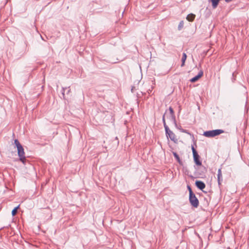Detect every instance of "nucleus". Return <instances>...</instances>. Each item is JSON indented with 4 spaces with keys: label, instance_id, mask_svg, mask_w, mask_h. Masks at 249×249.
<instances>
[{
    "label": "nucleus",
    "instance_id": "1",
    "mask_svg": "<svg viewBox=\"0 0 249 249\" xmlns=\"http://www.w3.org/2000/svg\"><path fill=\"white\" fill-rule=\"evenodd\" d=\"M224 131L222 129H215L204 132L203 135L206 137L212 138L223 133Z\"/></svg>",
    "mask_w": 249,
    "mask_h": 249
},
{
    "label": "nucleus",
    "instance_id": "2",
    "mask_svg": "<svg viewBox=\"0 0 249 249\" xmlns=\"http://www.w3.org/2000/svg\"><path fill=\"white\" fill-rule=\"evenodd\" d=\"M18 154L19 158V160L23 164H25L26 159L25 156V152L22 145L17 147Z\"/></svg>",
    "mask_w": 249,
    "mask_h": 249
},
{
    "label": "nucleus",
    "instance_id": "3",
    "mask_svg": "<svg viewBox=\"0 0 249 249\" xmlns=\"http://www.w3.org/2000/svg\"><path fill=\"white\" fill-rule=\"evenodd\" d=\"M189 200L192 206L197 208L199 205V201L194 193L189 195Z\"/></svg>",
    "mask_w": 249,
    "mask_h": 249
},
{
    "label": "nucleus",
    "instance_id": "4",
    "mask_svg": "<svg viewBox=\"0 0 249 249\" xmlns=\"http://www.w3.org/2000/svg\"><path fill=\"white\" fill-rule=\"evenodd\" d=\"M165 133L167 138H169L170 140L174 142L177 141L175 134L170 130L168 127L165 129Z\"/></svg>",
    "mask_w": 249,
    "mask_h": 249
},
{
    "label": "nucleus",
    "instance_id": "5",
    "mask_svg": "<svg viewBox=\"0 0 249 249\" xmlns=\"http://www.w3.org/2000/svg\"><path fill=\"white\" fill-rule=\"evenodd\" d=\"M223 181L221 168H219L217 173V182L219 188H220Z\"/></svg>",
    "mask_w": 249,
    "mask_h": 249
},
{
    "label": "nucleus",
    "instance_id": "6",
    "mask_svg": "<svg viewBox=\"0 0 249 249\" xmlns=\"http://www.w3.org/2000/svg\"><path fill=\"white\" fill-rule=\"evenodd\" d=\"M193 155L194 160V162H195V163L198 166L201 165L202 162L199 160L200 157H199L198 154L197 153H196V154L195 153L194 154H193Z\"/></svg>",
    "mask_w": 249,
    "mask_h": 249
},
{
    "label": "nucleus",
    "instance_id": "7",
    "mask_svg": "<svg viewBox=\"0 0 249 249\" xmlns=\"http://www.w3.org/2000/svg\"><path fill=\"white\" fill-rule=\"evenodd\" d=\"M195 184L199 189L202 191H203V190L206 187L205 184L203 181L200 180H196L195 182Z\"/></svg>",
    "mask_w": 249,
    "mask_h": 249
},
{
    "label": "nucleus",
    "instance_id": "8",
    "mask_svg": "<svg viewBox=\"0 0 249 249\" xmlns=\"http://www.w3.org/2000/svg\"><path fill=\"white\" fill-rule=\"evenodd\" d=\"M203 75V71L202 70H200L198 74L195 76L194 77L192 78L190 81L192 83H194L196 81H197L200 78H201Z\"/></svg>",
    "mask_w": 249,
    "mask_h": 249
},
{
    "label": "nucleus",
    "instance_id": "9",
    "mask_svg": "<svg viewBox=\"0 0 249 249\" xmlns=\"http://www.w3.org/2000/svg\"><path fill=\"white\" fill-rule=\"evenodd\" d=\"M169 112H170V114L171 120L173 122H175L176 117H175V115L174 114V112L173 109L172 108V107H169Z\"/></svg>",
    "mask_w": 249,
    "mask_h": 249
},
{
    "label": "nucleus",
    "instance_id": "10",
    "mask_svg": "<svg viewBox=\"0 0 249 249\" xmlns=\"http://www.w3.org/2000/svg\"><path fill=\"white\" fill-rule=\"evenodd\" d=\"M220 0H209V1L212 2L213 8L215 9L217 7Z\"/></svg>",
    "mask_w": 249,
    "mask_h": 249
},
{
    "label": "nucleus",
    "instance_id": "11",
    "mask_svg": "<svg viewBox=\"0 0 249 249\" xmlns=\"http://www.w3.org/2000/svg\"><path fill=\"white\" fill-rule=\"evenodd\" d=\"M195 17H196V15L194 14L191 13V14H188L187 16L186 19L189 21L192 22L195 19Z\"/></svg>",
    "mask_w": 249,
    "mask_h": 249
},
{
    "label": "nucleus",
    "instance_id": "12",
    "mask_svg": "<svg viewBox=\"0 0 249 249\" xmlns=\"http://www.w3.org/2000/svg\"><path fill=\"white\" fill-rule=\"evenodd\" d=\"M67 90V93L69 94L71 92V89H70V87L68 88H62L61 92L63 96V99H65V90Z\"/></svg>",
    "mask_w": 249,
    "mask_h": 249
},
{
    "label": "nucleus",
    "instance_id": "13",
    "mask_svg": "<svg viewBox=\"0 0 249 249\" xmlns=\"http://www.w3.org/2000/svg\"><path fill=\"white\" fill-rule=\"evenodd\" d=\"M174 157L176 158L178 163L182 165L183 164L182 161L181 160L178 155L176 152L173 153Z\"/></svg>",
    "mask_w": 249,
    "mask_h": 249
},
{
    "label": "nucleus",
    "instance_id": "14",
    "mask_svg": "<svg viewBox=\"0 0 249 249\" xmlns=\"http://www.w3.org/2000/svg\"><path fill=\"white\" fill-rule=\"evenodd\" d=\"M187 58V55L185 53H183L182 54V56L181 58V66L183 67L184 66L185 62Z\"/></svg>",
    "mask_w": 249,
    "mask_h": 249
},
{
    "label": "nucleus",
    "instance_id": "15",
    "mask_svg": "<svg viewBox=\"0 0 249 249\" xmlns=\"http://www.w3.org/2000/svg\"><path fill=\"white\" fill-rule=\"evenodd\" d=\"M19 206L20 205H18L17 207H15L12 211V216H15L17 213V211H18V210L19 209Z\"/></svg>",
    "mask_w": 249,
    "mask_h": 249
},
{
    "label": "nucleus",
    "instance_id": "16",
    "mask_svg": "<svg viewBox=\"0 0 249 249\" xmlns=\"http://www.w3.org/2000/svg\"><path fill=\"white\" fill-rule=\"evenodd\" d=\"M167 112V111H166V112L163 114V116H162V122H163V125H164V128L165 129H166V128L167 127H168L166 124V122H165V113Z\"/></svg>",
    "mask_w": 249,
    "mask_h": 249
},
{
    "label": "nucleus",
    "instance_id": "17",
    "mask_svg": "<svg viewBox=\"0 0 249 249\" xmlns=\"http://www.w3.org/2000/svg\"><path fill=\"white\" fill-rule=\"evenodd\" d=\"M174 124H175V127L178 129L180 132L182 131V130H183V128L181 127V125H178V124H177V122H176V120H175V122H173Z\"/></svg>",
    "mask_w": 249,
    "mask_h": 249
},
{
    "label": "nucleus",
    "instance_id": "18",
    "mask_svg": "<svg viewBox=\"0 0 249 249\" xmlns=\"http://www.w3.org/2000/svg\"><path fill=\"white\" fill-rule=\"evenodd\" d=\"M183 25H184L183 21V20L180 21L178 24V30H181L182 29V28L183 27Z\"/></svg>",
    "mask_w": 249,
    "mask_h": 249
},
{
    "label": "nucleus",
    "instance_id": "19",
    "mask_svg": "<svg viewBox=\"0 0 249 249\" xmlns=\"http://www.w3.org/2000/svg\"><path fill=\"white\" fill-rule=\"evenodd\" d=\"M14 143L16 146L17 148L22 145L18 139H15L14 141Z\"/></svg>",
    "mask_w": 249,
    "mask_h": 249
},
{
    "label": "nucleus",
    "instance_id": "20",
    "mask_svg": "<svg viewBox=\"0 0 249 249\" xmlns=\"http://www.w3.org/2000/svg\"><path fill=\"white\" fill-rule=\"evenodd\" d=\"M181 132L185 133L190 136H192L194 138V135L191 134L188 130H187L186 129H183V130H182Z\"/></svg>",
    "mask_w": 249,
    "mask_h": 249
},
{
    "label": "nucleus",
    "instance_id": "21",
    "mask_svg": "<svg viewBox=\"0 0 249 249\" xmlns=\"http://www.w3.org/2000/svg\"><path fill=\"white\" fill-rule=\"evenodd\" d=\"M187 189H188V190L189 191V195L194 194V193H193V191L192 190V188H191L190 186L187 185Z\"/></svg>",
    "mask_w": 249,
    "mask_h": 249
},
{
    "label": "nucleus",
    "instance_id": "22",
    "mask_svg": "<svg viewBox=\"0 0 249 249\" xmlns=\"http://www.w3.org/2000/svg\"><path fill=\"white\" fill-rule=\"evenodd\" d=\"M192 152H193V154H194L195 153H197V151L196 150V149L195 148V147H194V146H192Z\"/></svg>",
    "mask_w": 249,
    "mask_h": 249
},
{
    "label": "nucleus",
    "instance_id": "23",
    "mask_svg": "<svg viewBox=\"0 0 249 249\" xmlns=\"http://www.w3.org/2000/svg\"><path fill=\"white\" fill-rule=\"evenodd\" d=\"M226 2H230L232 0H225Z\"/></svg>",
    "mask_w": 249,
    "mask_h": 249
},
{
    "label": "nucleus",
    "instance_id": "24",
    "mask_svg": "<svg viewBox=\"0 0 249 249\" xmlns=\"http://www.w3.org/2000/svg\"><path fill=\"white\" fill-rule=\"evenodd\" d=\"M232 76H233V77H235V73H234V72H233V73H232Z\"/></svg>",
    "mask_w": 249,
    "mask_h": 249
}]
</instances>
